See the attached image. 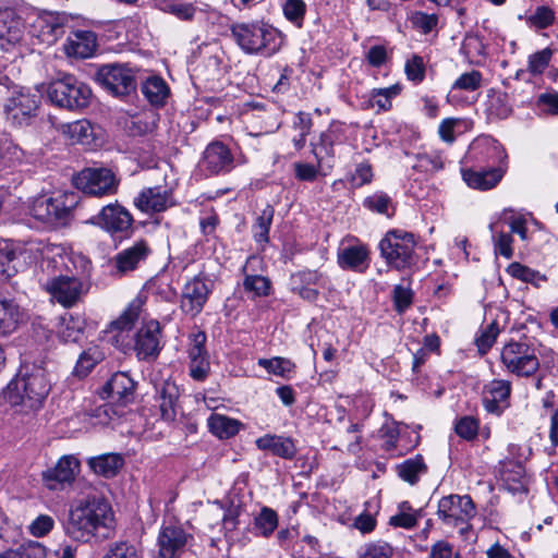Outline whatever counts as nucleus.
<instances>
[{"mask_svg":"<svg viewBox=\"0 0 558 558\" xmlns=\"http://www.w3.org/2000/svg\"><path fill=\"white\" fill-rule=\"evenodd\" d=\"M112 522L111 507L105 499L87 498L83 505L70 512L65 533L83 543L89 542L93 537L107 538Z\"/></svg>","mask_w":558,"mask_h":558,"instance_id":"nucleus-1","label":"nucleus"},{"mask_svg":"<svg viewBox=\"0 0 558 558\" xmlns=\"http://www.w3.org/2000/svg\"><path fill=\"white\" fill-rule=\"evenodd\" d=\"M50 389L47 369L40 365H26L8 384L1 398L11 407H21L22 411H34L43 405Z\"/></svg>","mask_w":558,"mask_h":558,"instance_id":"nucleus-2","label":"nucleus"},{"mask_svg":"<svg viewBox=\"0 0 558 558\" xmlns=\"http://www.w3.org/2000/svg\"><path fill=\"white\" fill-rule=\"evenodd\" d=\"M231 36L246 54L271 56L278 50V31L259 22L234 23L230 26Z\"/></svg>","mask_w":558,"mask_h":558,"instance_id":"nucleus-3","label":"nucleus"},{"mask_svg":"<svg viewBox=\"0 0 558 558\" xmlns=\"http://www.w3.org/2000/svg\"><path fill=\"white\" fill-rule=\"evenodd\" d=\"M378 246L387 265L397 270L410 269L417 264L416 241L411 232L401 229L389 230Z\"/></svg>","mask_w":558,"mask_h":558,"instance_id":"nucleus-4","label":"nucleus"},{"mask_svg":"<svg viewBox=\"0 0 558 558\" xmlns=\"http://www.w3.org/2000/svg\"><path fill=\"white\" fill-rule=\"evenodd\" d=\"M48 99L57 107L71 111L82 110L90 104L89 86L71 74H63L46 88Z\"/></svg>","mask_w":558,"mask_h":558,"instance_id":"nucleus-5","label":"nucleus"},{"mask_svg":"<svg viewBox=\"0 0 558 558\" xmlns=\"http://www.w3.org/2000/svg\"><path fill=\"white\" fill-rule=\"evenodd\" d=\"M77 204L78 196L73 192L59 194L56 197L43 195L32 202L28 213L41 222L64 226L72 219Z\"/></svg>","mask_w":558,"mask_h":558,"instance_id":"nucleus-6","label":"nucleus"},{"mask_svg":"<svg viewBox=\"0 0 558 558\" xmlns=\"http://www.w3.org/2000/svg\"><path fill=\"white\" fill-rule=\"evenodd\" d=\"M477 513L476 506L470 495L450 494L439 499L437 518L449 527H458L461 535L472 530L470 521Z\"/></svg>","mask_w":558,"mask_h":558,"instance_id":"nucleus-7","label":"nucleus"},{"mask_svg":"<svg viewBox=\"0 0 558 558\" xmlns=\"http://www.w3.org/2000/svg\"><path fill=\"white\" fill-rule=\"evenodd\" d=\"M500 361L507 372L524 378L535 376L541 366L535 348L525 341L505 344L500 353Z\"/></svg>","mask_w":558,"mask_h":558,"instance_id":"nucleus-8","label":"nucleus"},{"mask_svg":"<svg viewBox=\"0 0 558 558\" xmlns=\"http://www.w3.org/2000/svg\"><path fill=\"white\" fill-rule=\"evenodd\" d=\"M73 184L86 195L102 197L116 194L120 180L109 168L89 167L74 175Z\"/></svg>","mask_w":558,"mask_h":558,"instance_id":"nucleus-9","label":"nucleus"},{"mask_svg":"<svg viewBox=\"0 0 558 558\" xmlns=\"http://www.w3.org/2000/svg\"><path fill=\"white\" fill-rule=\"evenodd\" d=\"M96 81L111 95L125 97L136 90L135 70L128 63H107L95 73Z\"/></svg>","mask_w":558,"mask_h":558,"instance_id":"nucleus-10","label":"nucleus"},{"mask_svg":"<svg viewBox=\"0 0 558 558\" xmlns=\"http://www.w3.org/2000/svg\"><path fill=\"white\" fill-rule=\"evenodd\" d=\"M39 102L40 97L29 88H15L3 106L7 121L14 126L27 125L36 116Z\"/></svg>","mask_w":558,"mask_h":558,"instance_id":"nucleus-11","label":"nucleus"},{"mask_svg":"<svg viewBox=\"0 0 558 558\" xmlns=\"http://www.w3.org/2000/svg\"><path fill=\"white\" fill-rule=\"evenodd\" d=\"M490 149L496 155L498 165L487 170L463 169L462 178L472 189L487 191L495 187L507 171L508 155L499 144H493Z\"/></svg>","mask_w":558,"mask_h":558,"instance_id":"nucleus-12","label":"nucleus"},{"mask_svg":"<svg viewBox=\"0 0 558 558\" xmlns=\"http://www.w3.org/2000/svg\"><path fill=\"white\" fill-rule=\"evenodd\" d=\"M133 217L130 211L119 203H111L101 208L98 215L92 217L89 222L102 228L111 235L129 236L133 230Z\"/></svg>","mask_w":558,"mask_h":558,"instance_id":"nucleus-13","label":"nucleus"},{"mask_svg":"<svg viewBox=\"0 0 558 558\" xmlns=\"http://www.w3.org/2000/svg\"><path fill=\"white\" fill-rule=\"evenodd\" d=\"M211 290L213 283L210 280L202 276H195L182 289L180 308L191 317L197 316L207 303Z\"/></svg>","mask_w":558,"mask_h":558,"instance_id":"nucleus-14","label":"nucleus"},{"mask_svg":"<svg viewBox=\"0 0 558 558\" xmlns=\"http://www.w3.org/2000/svg\"><path fill=\"white\" fill-rule=\"evenodd\" d=\"M234 167L235 160L231 149L219 141L209 143L199 160V168L209 175L228 173Z\"/></svg>","mask_w":558,"mask_h":558,"instance_id":"nucleus-15","label":"nucleus"},{"mask_svg":"<svg viewBox=\"0 0 558 558\" xmlns=\"http://www.w3.org/2000/svg\"><path fill=\"white\" fill-rule=\"evenodd\" d=\"M45 289L64 307L75 305L87 290L81 279L75 276L59 275L48 279Z\"/></svg>","mask_w":558,"mask_h":558,"instance_id":"nucleus-16","label":"nucleus"},{"mask_svg":"<svg viewBox=\"0 0 558 558\" xmlns=\"http://www.w3.org/2000/svg\"><path fill=\"white\" fill-rule=\"evenodd\" d=\"M81 470L80 460L73 454L62 456L57 463L45 470L41 474L44 484L51 490L71 485Z\"/></svg>","mask_w":558,"mask_h":558,"instance_id":"nucleus-17","label":"nucleus"},{"mask_svg":"<svg viewBox=\"0 0 558 558\" xmlns=\"http://www.w3.org/2000/svg\"><path fill=\"white\" fill-rule=\"evenodd\" d=\"M134 205L148 215L166 211L175 205L171 189L166 186L145 187L134 199Z\"/></svg>","mask_w":558,"mask_h":558,"instance_id":"nucleus-18","label":"nucleus"},{"mask_svg":"<svg viewBox=\"0 0 558 558\" xmlns=\"http://www.w3.org/2000/svg\"><path fill=\"white\" fill-rule=\"evenodd\" d=\"M161 328L159 322L147 320L135 335L134 351L140 360L156 359L160 352Z\"/></svg>","mask_w":558,"mask_h":558,"instance_id":"nucleus-19","label":"nucleus"},{"mask_svg":"<svg viewBox=\"0 0 558 558\" xmlns=\"http://www.w3.org/2000/svg\"><path fill=\"white\" fill-rule=\"evenodd\" d=\"M343 131L341 125L331 123L329 128L322 132L317 138L311 142V150L318 163H326L331 168L330 161L335 157V145L342 143Z\"/></svg>","mask_w":558,"mask_h":558,"instance_id":"nucleus-20","label":"nucleus"},{"mask_svg":"<svg viewBox=\"0 0 558 558\" xmlns=\"http://www.w3.org/2000/svg\"><path fill=\"white\" fill-rule=\"evenodd\" d=\"M24 36V24L13 10H0V50L13 52Z\"/></svg>","mask_w":558,"mask_h":558,"instance_id":"nucleus-21","label":"nucleus"},{"mask_svg":"<svg viewBox=\"0 0 558 558\" xmlns=\"http://www.w3.org/2000/svg\"><path fill=\"white\" fill-rule=\"evenodd\" d=\"M190 535L181 526H163L158 535V558H179L184 551Z\"/></svg>","mask_w":558,"mask_h":558,"instance_id":"nucleus-22","label":"nucleus"},{"mask_svg":"<svg viewBox=\"0 0 558 558\" xmlns=\"http://www.w3.org/2000/svg\"><path fill=\"white\" fill-rule=\"evenodd\" d=\"M66 19L59 13H47L38 16L32 26L33 35L46 45L54 44L63 34Z\"/></svg>","mask_w":558,"mask_h":558,"instance_id":"nucleus-23","label":"nucleus"},{"mask_svg":"<svg viewBox=\"0 0 558 558\" xmlns=\"http://www.w3.org/2000/svg\"><path fill=\"white\" fill-rule=\"evenodd\" d=\"M151 250L145 240L135 242L132 246L119 252L112 259L114 269L119 275H125L138 268L145 262Z\"/></svg>","mask_w":558,"mask_h":558,"instance_id":"nucleus-24","label":"nucleus"},{"mask_svg":"<svg viewBox=\"0 0 558 558\" xmlns=\"http://www.w3.org/2000/svg\"><path fill=\"white\" fill-rule=\"evenodd\" d=\"M136 383L123 372H118L104 386L106 397L120 404H129L135 399Z\"/></svg>","mask_w":558,"mask_h":558,"instance_id":"nucleus-25","label":"nucleus"},{"mask_svg":"<svg viewBox=\"0 0 558 558\" xmlns=\"http://www.w3.org/2000/svg\"><path fill=\"white\" fill-rule=\"evenodd\" d=\"M179 396V387L173 381L165 380L156 388V402L163 421L173 422L175 420Z\"/></svg>","mask_w":558,"mask_h":558,"instance_id":"nucleus-26","label":"nucleus"},{"mask_svg":"<svg viewBox=\"0 0 558 558\" xmlns=\"http://www.w3.org/2000/svg\"><path fill=\"white\" fill-rule=\"evenodd\" d=\"M97 48L96 35L90 31H76L68 38L64 47L68 56L81 59L89 58Z\"/></svg>","mask_w":558,"mask_h":558,"instance_id":"nucleus-27","label":"nucleus"},{"mask_svg":"<svg viewBox=\"0 0 558 558\" xmlns=\"http://www.w3.org/2000/svg\"><path fill=\"white\" fill-rule=\"evenodd\" d=\"M256 447L259 450L269 451L282 459H293L296 454V447L290 437L267 434L256 439Z\"/></svg>","mask_w":558,"mask_h":558,"instance_id":"nucleus-28","label":"nucleus"},{"mask_svg":"<svg viewBox=\"0 0 558 558\" xmlns=\"http://www.w3.org/2000/svg\"><path fill=\"white\" fill-rule=\"evenodd\" d=\"M87 465L95 474L111 478L123 468L124 459L119 453H104L88 458Z\"/></svg>","mask_w":558,"mask_h":558,"instance_id":"nucleus-29","label":"nucleus"},{"mask_svg":"<svg viewBox=\"0 0 558 558\" xmlns=\"http://www.w3.org/2000/svg\"><path fill=\"white\" fill-rule=\"evenodd\" d=\"M85 319L80 315L65 314L60 317L59 339L64 343H78L84 338Z\"/></svg>","mask_w":558,"mask_h":558,"instance_id":"nucleus-30","label":"nucleus"},{"mask_svg":"<svg viewBox=\"0 0 558 558\" xmlns=\"http://www.w3.org/2000/svg\"><path fill=\"white\" fill-rule=\"evenodd\" d=\"M145 302L146 296L143 294H138L133 299L123 313L110 324V330H131L135 323L142 317Z\"/></svg>","mask_w":558,"mask_h":558,"instance_id":"nucleus-31","label":"nucleus"},{"mask_svg":"<svg viewBox=\"0 0 558 558\" xmlns=\"http://www.w3.org/2000/svg\"><path fill=\"white\" fill-rule=\"evenodd\" d=\"M21 320L20 306L12 299L0 294V337L11 335Z\"/></svg>","mask_w":558,"mask_h":558,"instance_id":"nucleus-32","label":"nucleus"},{"mask_svg":"<svg viewBox=\"0 0 558 558\" xmlns=\"http://www.w3.org/2000/svg\"><path fill=\"white\" fill-rule=\"evenodd\" d=\"M368 251L363 245L342 248L338 254V264L343 269L363 271L367 267Z\"/></svg>","mask_w":558,"mask_h":558,"instance_id":"nucleus-33","label":"nucleus"},{"mask_svg":"<svg viewBox=\"0 0 558 558\" xmlns=\"http://www.w3.org/2000/svg\"><path fill=\"white\" fill-rule=\"evenodd\" d=\"M21 265L17 252L12 241L0 242V276L9 279L15 276Z\"/></svg>","mask_w":558,"mask_h":558,"instance_id":"nucleus-34","label":"nucleus"},{"mask_svg":"<svg viewBox=\"0 0 558 558\" xmlns=\"http://www.w3.org/2000/svg\"><path fill=\"white\" fill-rule=\"evenodd\" d=\"M101 558H144V549L140 543L121 539L108 545Z\"/></svg>","mask_w":558,"mask_h":558,"instance_id":"nucleus-35","label":"nucleus"},{"mask_svg":"<svg viewBox=\"0 0 558 558\" xmlns=\"http://www.w3.org/2000/svg\"><path fill=\"white\" fill-rule=\"evenodd\" d=\"M209 430L220 439H228L239 433L241 423L221 414H211L208 418Z\"/></svg>","mask_w":558,"mask_h":558,"instance_id":"nucleus-36","label":"nucleus"},{"mask_svg":"<svg viewBox=\"0 0 558 558\" xmlns=\"http://www.w3.org/2000/svg\"><path fill=\"white\" fill-rule=\"evenodd\" d=\"M313 128L312 116L308 112H298L292 121V130L294 135L292 136V143L296 150H301L305 147L306 137L311 133Z\"/></svg>","mask_w":558,"mask_h":558,"instance_id":"nucleus-37","label":"nucleus"},{"mask_svg":"<svg viewBox=\"0 0 558 558\" xmlns=\"http://www.w3.org/2000/svg\"><path fill=\"white\" fill-rule=\"evenodd\" d=\"M142 93L151 105L159 106L168 96L169 88L162 78L151 76L142 84Z\"/></svg>","mask_w":558,"mask_h":558,"instance_id":"nucleus-38","label":"nucleus"},{"mask_svg":"<svg viewBox=\"0 0 558 558\" xmlns=\"http://www.w3.org/2000/svg\"><path fill=\"white\" fill-rule=\"evenodd\" d=\"M278 526V514L268 507H263L254 519L253 533L258 536L269 537Z\"/></svg>","mask_w":558,"mask_h":558,"instance_id":"nucleus-39","label":"nucleus"},{"mask_svg":"<svg viewBox=\"0 0 558 558\" xmlns=\"http://www.w3.org/2000/svg\"><path fill=\"white\" fill-rule=\"evenodd\" d=\"M398 475L405 482L414 485L417 483L421 474H424L427 470L426 464L422 456L408 459L397 466Z\"/></svg>","mask_w":558,"mask_h":558,"instance_id":"nucleus-40","label":"nucleus"},{"mask_svg":"<svg viewBox=\"0 0 558 558\" xmlns=\"http://www.w3.org/2000/svg\"><path fill=\"white\" fill-rule=\"evenodd\" d=\"M487 111L490 117L506 119L512 112V106L507 93L492 92L488 96Z\"/></svg>","mask_w":558,"mask_h":558,"instance_id":"nucleus-41","label":"nucleus"},{"mask_svg":"<svg viewBox=\"0 0 558 558\" xmlns=\"http://www.w3.org/2000/svg\"><path fill=\"white\" fill-rule=\"evenodd\" d=\"M158 8L160 11L186 22L192 21L196 13V7L193 3L179 0H165L159 3Z\"/></svg>","mask_w":558,"mask_h":558,"instance_id":"nucleus-42","label":"nucleus"},{"mask_svg":"<svg viewBox=\"0 0 558 558\" xmlns=\"http://www.w3.org/2000/svg\"><path fill=\"white\" fill-rule=\"evenodd\" d=\"M507 271L513 278L523 282L532 283L535 287H541V283L547 280L545 275H542L539 271L517 262L511 263L508 266Z\"/></svg>","mask_w":558,"mask_h":558,"instance_id":"nucleus-43","label":"nucleus"},{"mask_svg":"<svg viewBox=\"0 0 558 558\" xmlns=\"http://www.w3.org/2000/svg\"><path fill=\"white\" fill-rule=\"evenodd\" d=\"M258 365L265 368L269 374L280 376L283 378H290V375L294 372L295 364L289 359L276 356L272 359H259Z\"/></svg>","mask_w":558,"mask_h":558,"instance_id":"nucleus-44","label":"nucleus"},{"mask_svg":"<svg viewBox=\"0 0 558 558\" xmlns=\"http://www.w3.org/2000/svg\"><path fill=\"white\" fill-rule=\"evenodd\" d=\"M275 209L271 205H267L256 218L253 226L254 238L257 242H268L269 229L272 222Z\"/></svg>","mask_w":558,"mask_h":558,"instance_id":"nucleus-45","label":"nucleus"},{"mask_svg":"<svg viewBox=\"0 0 558 558\" xmlns=\"http://www.w3.org/2000/svg\"><path fill=\"white\" fill-rule=\"evenodd\" d=\"M489 229L493 233L494 250L496 254H500L507 259L513 256L512 242L513 238L511 233L497 231L494 223L489 225Z\"/></svg>","mask_w":558,"mask_h":558,"instance_id":"nucleus-46","label":"nucleus"},{"mask_svg":"<svg viewBox=\"0 0 558 558\" xmlns=\"http://www.w3.org/2000/svg\"><path fill=\"white\" fill-rule=\"evenodd\" d=\"M364 207L371 211L391 217L393 215L392 201L385 193H375L367 196L363 202Z\"/></svg>","mask_w":558,"mask_h":558,"instance_id":"nucleus-47","label":"nucleus"},{"mask_svg":"<svg viewBox=\"0 0 558 558\" xmlns=\"http://www.w3.org/2000/svg\"><path fill=\"white\" fill-rule=\"evenodd\" d=\"M100 359L101 354L97 348H89L86 351H83L74 367V375L78 377L87 376Z\"/></svg>","mask_w":558,"mask_h":558,"instance_id":"nucleus-48","label":"nucleus"},{"mask_svg":"<svg viewBox=\"0 0 558 558\" xmlns=\"http://www.w3.org/2000/svg\"><path fill=\"white\" fill-rule=\"evenodd\" d=\"M319 286L329 288L330 281L317 270H302L292 276V286Z\"/></svg>","mask_w":558,"mask_h":558,"instance_id":"nucleus-49","label":"nucleus"},{"mask_svg":"<svg viewBox=\"0 0 558 558\" xmlns=\"http://www.w3.org/2000/svg\"><path fill=\"white\" fill-rule=\"evenodd\" d=\"M393 548L384 541L371 542L363 546L359 558H391Z\"/></svg>","mask_w":558,"mask_h":558,"instance_id":"nucleus-50","label":"nucleus"},{"mask_svg":"<svg viewBox=\"0 0 558 558\" xmlns=\"http://www.w3.org/2000/svg\"><path fill=\"white\" fill-rule=\"evenodd\" d=\"M282 9L288 21L299 28L303 26L306 12V4L303 0H286Z\"/></svg>","mask_w":558,"mask_h":558,"instance_id":"nucleus-51","label":"nucleus"},{"mask_svg":"<svg viewBox=\"0 0 558 558\" xmlns=\"http://www.w3.org/2000/svg\"><path fill=\"white\" fill-rule=\"evenodd\" d=\"M325 167H327L326 163H318L317 161L316 165L306 162H294V177L299 181L314 182Z\"/></svg>","mask_w":558,"mask_h":558,"instance_id":"nucleus-52","label":"nucleus"},{"mask_svg":"<svg viewBox=\"0 0 558 558\" xmlns=\"http://www.w3.org/2000/svg\"><path fill=\"white\" fill-rule=\"evenodd\" d=\"M243 288L246 292H251L253 296H266L269 294L270 281L259 275L246 276Z\"/></svg>","mask_w":558,"mask_h":558,"instance_id":"nucleus-53","label":"nucleus"},{"mask_svg":"<svg viewBox=\"0 0 558 558\" xmlns=\"http://www.w3.org/2000/svg\"><path fill=\"white\" fill-rule=\"evenodd\" d=\"M553 52L549 48H545L541 51H537L529 57L527 61V71L532 75L542 74L545 69L548 66Z\"/></svg>","mask_w":558,"mask_h":558,"instance_id":"nucleus-54","label":"nucleus"},{"mask_svg":"<svg viewBox=\"0 0 558 558\" xmlns=\"http://www.w3.org/2000/svg\"><path fill=\"white\" fill-rule=\"evenodd\" d=\"M405 75L409 81L418 84L425 78V62L423 57L414 54L408 59L404 66Z\"/></svg>","mask_w":558,"mask_h":558,"instance_id":"nucleus-55","label":"nucleus"},{"mask_svg":"<svg viewBox=\"0 0 558 558\" xmlns=\"http://www.w3.org/2000/svg\"><path fill=\"white\" fill-rule=\"evenodd\" d=\"M482 73L476 70H472L470 72L463 73L459 76L453 85L452 89L465 90V92H474L478 89L482 85Z\"/></svg>","mask_w":558,"mask_h":558,"instance_id":"nucleus-56","label":"nucleus"},{"mask_svg":"<svg viewBox=\"0 0 558 558\" xmlns=\"http://www.w3.org/2000/svg\"><path fill=\"white\" fill-rule=\"evenodd\" d=\"M442 168L444 162L439 155L420 154L416 157V162L413 165V169L426 173H433Z\"/></svg>","mask_w":558,"mask_h":558,"instance_id":"nucleus-57","label":"nucleus"},{"mask_svg":"<svg viewBox=\"0 0 558 558\" xmlns=\"http://www.w3.org/2000/svg\"><path fill=\"white\" fill-rule=\"evenodd\" d=\"M454 430L461 438L472 440L477 436L478 422L472 416H464L456 423Z\"/></svg>","mask_w":558,"mask_h":558,"instance_id":"nucleus-58","label":"nucleus"},{"mask_svg":"<svg viewBox=\"0 0 558 558\" xmlns=\"http://www.w3.org/2000/svg\"><path fill=\"white\" fill-rule=\"evenodd\" d=\"M392 299L395 308L399 314L404 313L413 302V292L410 288H404L400 284L393 288Z\"/></svg>","mask_w":558,"mask_h":558,"instance_id":"nucleus-59","label":"nucleus"},{"mask_svg":"<svg viewBox=\"0 0 558 558\" xmlns=\"http://www.w3.org/2000/svg\"><path fill=\"white\" fill-rule=\"evenodd\" d=\"M499 333V328L496 323L489 324L476 338L475 342L478 348V351L482 354H485L496 341V338Z\"/></svg>","mask_w":558,"mask_h":558,"instance_id":"nucleus-60","label":"nucleus"},{"mask_svg":"<svg viewBox=\"0 0 558 558\" xmlns=\"http://www.w3.org/2000/svg\"><path fill=\"white\" fill-rule=\"evenodd\" d=\"M511 393V383L504 379H495L488 385L487 396L508 403Z\"/></svg>","mask_w":558,"mask_h":558,"instance_id":"nucleus-61","label":"nucleus"},{"mask_svg":"<svg viewBox=\"0 0 558 558\" xmlns=\"http://www.w3.org/2000/svg\"><path fill=\"white\" fill-rule=\"evenodd\" d=\"M428 558H462V556L459 551L453 550L452 544L440 539L430 546Z\"/></svg>","mask_w":558,"mask_h":558,"instance_id":"nucleus-62","label":"nucleus"},{"mask_svg":"<svg viewBox=\"0 0 558 558\" xmlns=\"http://www.w3.org/2000/svg\"><path fill=\"white\" fill-rule=\"evenodd\" d=\"M54 521L50 515L40 514L31 524L29 531L36 537L47 535L53 527Z\"/></svg>","mask_w":558,"mask_h":558,"instance_id":"nucleus-63","label":"nucleus"},{"mask_svg":"<svg viewBox=\"0 0 558 558\" xmlns=\"http://www.w3.org/2000/svg\"><path fill=\"white\" fill-rule=\"evenodd\" d=\"M46 548L38 542H29L23 547L22 553H14L11 558H45Z\"/></svg>","mask_w":558,"mask_h":558,"instance_id":"nucleus-64","label":"nucleus"}]
</instances>
